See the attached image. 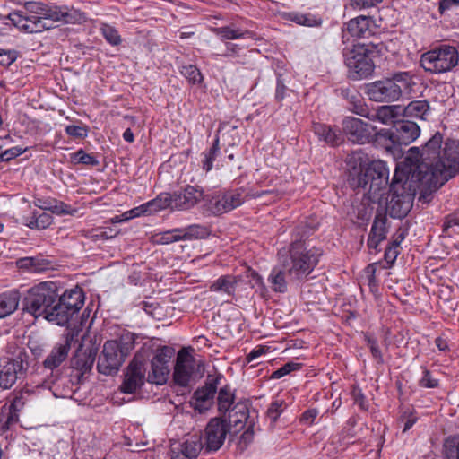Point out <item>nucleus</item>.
Returning a JSON list of instances; mask_svg holds the SVG:
<instances>
[{"instance_id": "f257e3e1", "label": "nucleus", "mask_w": 459, "mask_h": 459, "mask_svg": "<svg viewBox=\"0 0 459 459\" xmlns=\"http://www.w3.org/2000/svg\"><path fill=\"white\" fill-rule=\"evenodd\" d=\"M423 163L418 147L410 148L403 165H397L389 185L387 211L392 218L403 219L412 208L413 200L420 184L439 188L423 178L425 173L420 169Z\"/></svg>"}, {"instance_id": "f03ea898", "label": "nucleus", "mask_w": 459, "mask_h": 459, "mask_svg": "<svg viewBox=\"0 0 459 459\" xmlns=\"http://www.w3.org/2000/svg\"><path fill=\"white\" fill-rule=\"evenodd\" d=\"M436 133L425 144L421 152L423 163L420 166L423 178L436 186H442L459 171V146L455 142L446 143Z\"/></svg>"}, {"instance_id": "7ed1b4c3", "label": "nucleus", "mask_w": 459, "mask_h": 459, "mask_svg": "<svg viewBox=\"0 0 459 459\" xmlns=\"http://www.w3.org/2000/svg\"><path fill=\"white\" fill-rule=\"evenodd\" d=\"M8 19L21 31L39 33L53 28L57 22L65 23L80 22L82 13L67 6L49 5L40 2H30L24 11H15L8 14Z\"/></svg>"}, {"instance_id": "20e7f679", "label": "nucleus", "mask_w": 459, "mask_h": 459, "mask_svg": "<svg viewBox=\"0 0 459 459\" xmlns=\"http://www.w3.org/2000/svg\"><path fill=\"white\" fill-rule=\"evenodd\" d=\"M297 238L291 243L278 250V264L287 273L290 281H301L314 271L323 255L321 248L309 247L299 236L297 229Z\"/></svg>"}, {"instance_id": "39448f33", "label": "nucleus", "mask_w": 459, "mask_h": 459, "mask_svg": "<svg viewBox=\"0 0 459 459\" xmlns=\"http://www.w3.org/2000/svg\"><path fill=\"white\" fill-rule=\"evenodd\" d=\"M61 290L55 281H42L28 290L23 301V310L35 318L42 317L56 324L58 292Z\"/></svg>"}, {"instance_id": "423d86ee", "label": "nucleus", "mask_w": 459, "mask_h": 459, "mask_svg": "<svg viewBox=\"0 0 459 459\" xmlns=\"http://www.w3.org/2000/svg\"><path fill=\"white\" fill-rule=\"evenodd\" d=\"M416 82L410 72H397L391 77L367 85L366 93L376 102H393L413 93Z\"/></svg>"}, {"instance_id": "0eeeda50", "label": "nucleus", "mask_w": 459, "mask_h": 459, "mask_svg": "<svg viewBox=\"0 0 459 459\" xmlns=\"http://www.w3.org/2000/svg\"><path fill=\"white\" fill-rule=\"evenodd\" d=\"M136 335L131 332H124L117 340L107 341L99 356L97 368L104 375L117 373L126 358L134 348Z\"/></svg>"}, {"instance_id": "6e6552de", "label": "nucleus", "mask_w": 459, "mask_h": 459, "mask_svg": "<svg viewBox=\"0 0 459 459\" xmlns=\"http://www.w3.org/2000/svg\"><path fill=\"white\" fill-rule=\"evenodd\" d=\"M249 400H243L231 407V443L244 452L254 440L255 417L250 414Z\"/></svg>"}, {"instance_id": "1a4fd4ad", "label": "nucleus", "mask_w": 459, "mask_h": 459, "mask_svg": "<svg viewBox=\"0 0 459 459\" xmlns=\"http://www.w3.org/2000/svg\"><path fill=\"white\" fill-rule=\"evenodd\" d=\"M389 169L386 162L380 160H371L358 176V187L368 191L369 199L377 200L386 189Z\"/></svg>"}, {"instance_id": "9d476101", "label": "nucleus", "mask_w": 459, "mask_h": 459, "mask_svg": "<svg viewBox=\"0 0 459 459\" xmlns=\"http://www.w3.org/2000/svg\"><path fill=\"white\" fill-rule=\"evenodd\" d=\"M459 53L449 45H441L424 54L420 57L421 67L431 74H442L451 71L458 65Z\"/></svg>"}, {"instance_id": "9b49d317", "label": "nucleus", "mask_w": 459, "mask_h": 459, "mask_svg": "<svg viewBox=\"0 0 459 459\" xmlns=\"http://www.w3.org/2000/svg\"><path fill=\"white\" fill-rule=\"evenodd\" d=\"M85 295L82 288L75 286L72 289L58 292L56 311V324L65 325L84 305Z\"/></svg>"}, {"instance_id": "f8f14e48", "label": "nucleus", "mask_w": 459, "mask_h": 459, "mask_svg": "<svg viewBox=\"0 0 459 459\" xmlns=\"http://www.w3.org/2000/svg\"><path fill=\"white\" fill-rule=\"evenodd\" d=\"M372 51L365 45H355L352 49L344 52V63L349 69L351 78L355 80L367 78L375 69L371 57Z\"/></svg>"}, {"instance_id": "ddd939ff", "label": "nucleus", "mask_w": 459, "mask_h": 459, "mask_svg": "<svg viewBox=\"0 0 459 459\" xmlns=\"http://www.w3.org/2000/svg\"><path fill=\"white\" fill-rule=\"evenodd\" d=\"M174 349L169 346L158 348L151 361V371L148 374V381L156 385L166 383L169 375V362L174 355Z\"/></svg>"}, {"instance_id": "4468645a", "label": "nucleus", "mask_w": 459, "mask_h": 459, "mask_svg": "<svg viewBox=\"0 0 459 459\" xmlns=\"http://www.w3.org/2000/svg\"><path fill=\"white\" fill-rule=\"evenodd\" d=\"M420 134V126L410 120H401L394 123L392 130L383 129L378 134L389 139L393 144L408 145L415 141Z\"/></svg>"}, {"instance_id": "2eb2a0df", "label": "nucleus", "mask_w": 459, "mask_h": 459, "mask_svg": "<svg viewBox=\"0 0 459 459\" xmlns=\"http://www.w3.org/2000/svg\"><path fill=\"white\" fill-rule=\"evenodd\" d=\"M223 378L221 374L207 376L205 385L197 388L193 394L192 404L195 411L203 413L212 406L218 385Z\"/></svg>"}, {"instance_id": "dca6fc26", "label": "nucleus", "mask_w": 459, "mask_h": 459, "mask_svg": "<svg viewBox=\"0 0 459 459\" xmlns=\"http://www.w3.org/2000/svg\"><path fill=\"white\" fill-rule=\"evenodd\" d=\"M29 368L28 356L20 352L14 359L8 360L0 369V387L11 388L15 382L24 377Z\"/></svg>"}, {"instance_id": "f3484780", "label": "nucleus", "mask_w": 459, "mask_h": 459, "mask_svg": "<svg viewBox=\"0 0 459 459\" xmlns=\"http://www.w3.org/2000/svg\"><path fill=\"white\" fill-rule=\"evenodd\" d=\"M342 129L350 141L359 144L369 143L377 134L374 126L353 117H346L342 120Z\"/></svg>"}, {"instance_id": "a211bd4d", "label": "nucleus", "mask_w": 459, "mask_h": 459, "mask_svg": "<svg viewBox=\"0 0 459 459\" xmlns=\"http://www.w3.org/2000/svg\"><path fill=\"white\" fill-rule=\"evenodd\" d=\"M200 368V364L185 349L178 352L176 364L174 367L173 379L180 386H187L195 375V368Z\"/></svg>"}, {"instance_id": "6ab92c4d", "label": "nucleus", "mask_w": 459, "mask_h": 459, "mask_svg": "<svg viewBox=\"0 0 459 459\" xmlns=\"http://www.w3.org/2000/svg\"><path fill=\"white\" fill-rule=\"evenodd\" d=\"M229 429V424L226 419H212L205 429L206 441L204 444L205 452L210 453L219 450L224 443Z\"/></svg>"}, {"instance_id": "aec40b11", "label": "nucleus", "mask_w": 459, "mask_h": 459, "mask_svg": "<svg viewBox=\"0 0 459 459\" xmlns=\"http://www.w3.org/2000/svg\"><path fill=\"white\" fill-rule=\"evenodd\" d=\"M144 362L135 356L126 368L124 381L120 390L125 394H134L144 384L145 379Z\"/></svg>"}, {"instance_id": "412c9836", "label": "nucleus", "mask_w": 459, "mask_h": 459, "mask_svg": "<svg viewBox=\"0 0 459 459\" xmlns=\"http://www.w3.org/2000/svg\"><path fill=\"white\" fill-rule=\"evenodd\" d=\"M174 210L186 211L204 198V191L197 186L186 185L172 193Z\"/></svg>"}, {"instance_id": "4be33fe9", "label": "nucleus", "mask_w": 459, "mask_h": 459, "mask_svg": "<svg viewBox=\"0 0 459 459\" xmlns=\"http://www.w3.org/2000/svg\"><path fill=\"white\" fill-rule=\"evenodd\" d=\"M203 449L202 436L199 434L190 435L184 442L171 445L170 459H195Z\"/></svg>"}, {"instance_id": "5701e85b", "label": "nucleus", "mask_w": 459, "mask_h": 459, "mask_svg": "<svg viewBox=\"0 0 459 459\" xmlns=\"http://www.w3.org/2000/svg\"><path fill=\"white\" fill-rule=\"evenodd\" d=\"M386 224L387 218L385 215H376L367 241L368 249L374 250L376 254L379 252L377 248L379 244L387 237L388 228Z\"/></svg>"}, {"instance_id": "b1692460", "label": "nucleus", "mask_w": 459, "mask_h": 459, "mask_svg": "<svg viewBox=\"0 0 459 459\" xmlns=\"http://www.w3.org/2000/svg\"><path fill=\"white\" fill-rule=\"evenodd\" d=\"M372 24L373 21L370 17L359 15L346 22L343 25L342 32H347L354 38H366L372 34Z\"/></svg>"}, {"instance_id": "393cba45", "label": "nucleus", "mask_w": 459, "mask_h": 459, "mask_svg": "<svg viewBox=\"0 0 459 459\" xmlns=\"http://www.w3.org/2000/svg\"><path fill=\"white\" fill-rule=\"evenodd\" d=\"M73 337L66 336L63 343L56 345L43 361L46 368L53 371L58 368L67 358L71 348V341Z\"/></svg>"}, {"instance_id": "a878e982", "label": "nucleus", "mask_w": 459, "mask_h": 459, "mask_svg": "<svg viewBox=\"0 0 459 459\" xmlns=\"http://www.w3.org/2000/svg\"><path fill=\"white\" fill-rule=\"evenodd\" d=\"M312 130L320 141L331 146L339 145L342 142L340 130L323 123H313Z\"/></svg>"}, {"instance_id": "bb28decb", "label": "nucleus", "mask_w": 459, "mask_h": 459, "mask_svg": "<svg viewBox=\"0 0 459 459\" xmlns=\"http://www.w3.org/2000/svg\"><path fill=\"white\" fill-rule=\"evenodd\" d=\"M16 266L28 273H42L51 268V262L42 255L25 256L16 260Z\"/></svg>"}, {"instance_id": "cd10ccee", "label": "nucleus", "mask_w": 459, "mask_h": 459, "mask_svg": "<svg viewBox=\"0 0 459 459\" xmlns=\"http://www.w3.org/2000/svg\"><path fill=\"white\" fill-rule=\"evenodd\" d=\"M286 277H288V274L281 266H275L272 269L267 281L274 292L284 293L287 291Z\"/></svg>"}, {"instance_id": "c85d7f7f", "label": "nucleus", "mask_w": 459, "mask_h": 459, "mask_svg": "<svg viewBox=\"0 0 459 459\" xmlns=\"http://www.w3.org/2000/svg\"><path fill=\"white\" fill-rule=\"evenodd\" d=\"M429 109V103L425 100L411 101L406 107L402 108V111L405 117L422 120L426 119Z\"/></svg>"}, {"instance_id": "c756f323", "label": "nucleus", "mask_w": 459, "mask_h": 459, "mask_svg": "<svg viewBox=\"0 0 459 459\" xmlns=\"http://www.w3.org/2000/svg\"><path fill=\"white\" fill-rule=\"evenodd\" d=\"M53 221V218L47 212L33 211L31 215L24 216L22 223L30 229L45 230Z\"/></svg>"}, {"instance_id": "7c9ffc66", "label": "nucleus", "mask_w": 459, "mask_h": 459, "mask_svg": "<svg viewBox=\"0 0 459 459\" xmlns=\"http://www.w3.org/2000/svg\"><path fill=\"white\" fill-rule=\"evenodd\" d=\"M402 112V107L399 105L382 106L374 114L370 115V119H376L382 124H394V118Z\"/></svg>"}, {"instance_id": "2f4dec72", "label": "nucleus", "mask_w": 459, "mask_h": 459, "mask_svg": "<svg viewBox=\"0 0 459 459\" xmlns=\"http://www.w3.org/2000/svg\"><path fill=\"white\" fill-rule=\"evenodd\" d=\"M18 291L5 292L0 295V318H4L14 312L19 304Z\"/></svg>"}, {"instance_id": "473e14b6", "label": "nucleus", "mask_w": 459, "mask_h": 459, "mask_svg": "<svg viewBox=\"0 0 459 459\" xmlns=\"http://www.w3.org/2000/svg\"><path fill=\"white\" fill-rule=\"evenodd\" d=\"M95 361V353L91 350L87 351H79L71 359V367L82 372L91 369Z\"/></svg>"}, {"instance_id": "72a5a7b5", "label": "nucleus", "mask_w": 459, "mask_h": 459, "mask_svg": "<svg viewBox=\"0 0 459 459\" xmlns=\"http://www.w3.org/2000/svg\"><path fill=\"white\" fill-rule=\"evenodd\" d=\"M230 205V197L226 192L214 194L209 200L208 208L216 215L227 212Z\"/></svg>"}, {"instance_id": "f704fd0d", "label": "nucleus", "mask_w": 459, "mask_h": 459, "mask_svg": "<svg viewBox=\"0 0 459 459\" xmlns=\"http://www.w3.org/2000/svg\"><path fill=\"white\" fill-rule=\"evenodd\" d=\"M180 229L183 240L204 238L210 235L209 229L200 224H192Z\"/></svg>"}, {"instance_id": "c9c22d12", "label": "nucleus", "mask_w": 459, "mask_h": 459, "mask_svg": "<svg viewBox=\"0 0 459 459\" xmlns=\"http://www.w3.org/2000/svg\"><path fill=\"white\" fill-rule=\"evenodd\" d=\"M286 408L287 403L283 399L274 398L267 409L266 415L272 423H275Z\"/></svg>"}, {"instance_id": "e433bc0d", "label": "nucleus", "mask_w": 459, "mask_h": 459, "mask_svg": "<svg viewBox=\"0 0 459 459\" xmlns=\"http://www.w3.org/2000/svg\"><path fill=\"white\" fill-rule=\"evenodd\" d=\"M181 74L192 84H199L203 82V74L194 65H185L180 67Z\"/></svg>"}, {"instance_id": "4c0bfd02", "label": "nucleus", "mask_w": 459, "mask_h": 459, "mask_svg": "<svg viewBox=\"0 0 459 459\" xmlns=\"http://www.w3.org/2000/svg\"><path fill=\"white\" fill-rule=\"evenodd\" d=\"M70 158L71 161L74 164L90 165L93 167L99 165L97 158L85 152L83 149H79L75 152L71 153Z\"/></svg>"}, {"instance_id": "58836bf2", "label": "nucleus", "mask_w": 459, "mask_h": 459, "mask_svg": "<svg viewBox=\"0 0 459 459\" xmlns=\"http://www.w3.org/2000/svg\"><path fill=\"white\" fill-rule=\"evenodd\" d=\"M181 229L175 228L156 235V243L160 245H168L177 241L183 240Z\"/></svg>"}, {"instance_id": "ea45409f", "label": "nucleus", "mask_w": 459, "mask_h": 459, "mask_svg": "<svg viewBox=\"0 0 459 459\" xmlns=\"http://www.w3.org/2000/svg\"><path fill=\"white\" fill-rule=\"evenodd\" d=\"M100 33L111 46H118L122 42L121 36L117 30L109 24L103 23L100 27Z\"/></svg>"}, {"instance_id": "a19ab883", "label": "nucleus", "mask_w": 459, "mask_h": 459, "mask_svg": "<svg viewBox=\"0 0 459 459\" xmlns=\"http://www.w3.org/2000/svg\"><path fill=\"white\" fill-rule=\"evenodd\" d=\"M364 340L370 351L372 358L377 361V364L384 363V357L380 350L377 339L372 334L366 333Z\"/></svg>"}, {"instance_id": "79ce46f5", "label": "nucleus", "mask_w": 459, "mask_h": 459, "mask_svg": "<svg viewBox=\"0 0 459 459\" xmlns=\"http://www.w3.org/2000/svg\"><path fill=\"white\" fill-rule=\"evenodd\" d=\"M219 152L218 139L212 144V146L205 152L203 153L204 159L202 160L203 169L210 171L213 167V161L215 160Z\"/></svg>"}, {"instance_id": "37998d69", "label": "nucleus", "mask_w": 459, "mask_h": 459, "mask_svg": "<svg viewBox=\"0 0 459 459\" xmlns=\"http://www.w3.org/2000/svg\"><path fill=\"white\" fill-rule=\"evenodd\" d=\"M301 368H302L301 363L293 362V361L287 362L283 366L279 368L278 369L274 370L271 374L270 378L271 379H280L293 371L299 370Z\"/></svg>"}, {"instance_id": "c03bdc74", "label": "nucleus", "mask_w": 459, "mask_h": 459, "mask_svg": "<svg viewBox=\"0 0 459 459\" xmlns=\"http://www.w3.org/2000/svg\"><path fill=\"white\" fill-rule=\"evenodd\" d=\"M422 376L418 380L419 386L422 388H437L439 386V380L433 377V374L425 367H421Z\"/></svg>"}, {"instance_id": "a18cd8bd", "label": "nucleus", "mask_w": 459, "mask_h": 459, "mask_svg": "<svg viewBox=\"0 0 459 459\" xmlns=\"http://www.w3.org/2000/svg\"><path fill=\"white\" fill-rule=\"evenodd\" d=\"M349 104V109L361 117L370 118V113L363 100H360L359 96L356 99L346 100Z\"/></svg>"}, {"instance_id": "49530a36", "label": "nucleus", "mask_w": 459, "mask_h": 459, "mask_svg": "<svg viewBox=\"0 0 459 459\" xmlns=\"http://www.w3.org/2000/svg\"><path fill=\"white\" fill-rule=\"evenodd\" d=\"M65 132L74 139H84L89 133V127L82 123L80 125H68L65 128Z\"/></svg>"}, {"instance_id": "de8ad7c7", "label": "nucleus", "mask_w": 459, "mask_h": 459, "mask_svg": "<svg viewBox=\"0 0 459 459\" xmlns=\"http://www.w3.org/2000/svg\"><path fill=\"white\" fill-rule=\"evenodd\" d=\"M49 211L57 215H66V214L73 215L77 212V210L74 208H72L71 205H69L62 201H58L56 199H53V204L50 206Z\"/></svg>"}, {"instance_id": "09e8293b", "label": "nucleus", "mask_w": 459, "mask_h": 459, "mask_svg": "<svg viewBox=\"0 0 459 459\" xmlns=\"http://www.w3.org/2000/svg\"><path fill=\"white\" fill-rule=\"evenodd\" d=\"M28 150L27 147L22 148L20 146H13L5 151H2L0 152V163L1 162H9L16 157L22 155Z\"/></svg>"}, {"instance_id": "8fccbe9b", "label": "nucleus", "mask_w": 459, "mask_h": 459, "mask_svg": "<svg viewBox=\"0 0 459 459\" xmlns=\"http://www.w3.org/2000/svg\"><path fill=\"white\" fill-rule=\"evenodd\" d=\"M218 408L221 412L226 413L230 410V394L228 385L222 386L218 394Z\"/></svg>"}, {"instance_id": "3c124183", "label": "nucleus", "mask_w": 459, "mask_h": 459, "mask_svg": "<svg viewBox=\"0 0 459 459\" xmlns=\"http://www.w3.org/2000/svg\"><path fill=\"white\" fill-rule=\"evenodd\" d=\"M399 253H400V248L389 244V246L385 248V251L384 259H385V264L383 265V268H385V269L391 268L394 265Z\"/></svg>"}, {"instance_id": "603ef678", "label": "nucleus", "mask_w": 459, "mask_h": 459, "mask_svg": "<svg viewBox=\"0 0 459 459\" xmlns=\"http://www.w3.org/2000/svg\"><path fill=\"white\" fill-rule=\"evenodd\" d=\"M400 420L404 423L403 432H406L417 422L418 417L413 410L407 409L401 415Z\"/></svg>"}, {"instance_id": "864d4df0", "label": "nucleus", "mask_w": 459, "mask_h": 459, "mask_svg": "<svg viewBox=\"0 0 459 459\" xmlns=\"http://www.w3.org/2000/svg\"><path fill=\"white\" fill-rule=\"evenodd\" d=\"M211 290L212 291H223L226 293H230V279L228 275H224L220 277L216 281H214Z\"/></svg>"}, {"instance_id": "5fc2aeb1", "label": "nucleus", "mask_w": 459, "mask_h": 459, "mask_svg": "<svg viewBox=\"0 0 459 459\" xmlns=\"http://www.w3.org/2000/svg\"><path fill=\"white\" fill-rule=\"evenodd\" d=\"M155 199L157 200L161 210L168 208L174 210L171 193H160L155 197Z\"/></svg>"}, {"instance_id": "6e6d98bb", "label": "nucleus", "mask_w": 459, "mask_h": 459, "mask_svg": "<svg viewBox=\"0 0 459 459\" xmlns=\"http://www.w3.org/2000/svg\"><path fill=\"white\" fill-rule=\"evenodd\" d=\"M319 411L317 409H308L305 411L300 416V422L305 425H312L317 417Z\"/></svg>"}, {"instance_id": "4d7b16f0", "label": "nucleus", "mask_w": 459, "mask_h": 459, "mask_svg": "<svg viewBox=\"0 0 459 459\" xmlns=\"http://www.w3.org/2000/svg\"><path fill=\"white\" fill-rule=\"evenodd\" d=\"M383 0H351V5L353 8L365 9L377 5Z\"/></svg>"}, {"instance_id": "13d9d810", "label": "nucleus", "mask_w": 459, "mask_h": 459, "mask_svg": "<svg viewBox=\"0 0 459 459\" xmlns=\"http://www.w3.org/2000/svg\"><path fill=\"white\" fill-rule=\"evenodd\" d=\"M124 215L126 216L125 220L136 218L141 215H148L145 204H143L140 206L134 207V208L131 209L130 211L126 212Z\"/></svg>"}, {"instance_id": "bf43d9fd", "label": "nucleus", "mask_w": 459, "mask_h": 459, "mask_svg": "<svg viewBox=\"0 0 459 459\" xmlns=\"http://www.w3.org/2000/svg\"><path fill=\"white\" fill-rule=\"evenodd\" d=\"M0 52H2L3 54V56H1L3 58L0 60V63L3 65L8 66L12 65L17 58L15 51L1 49Z\"/></svg>"}, {"instance_id": "052dcab7", "label": "nucleus", "mask_w": 459, "mask_h": 459, "mask_svg": "<svg viewBox=\"0 0 459 459\" xmlns=\"http://www.w3.org/2000/svg\"><path fill=\"white\" fill-rule=\"evenodd\" d=\"M58 381H62V379L58 378L57 377L51 376V377L44 379L40 384L38 385V386L51 390L56 394V388L55 386Z\"/></svg>"}, {"instance_id": "680f3d73", "label": "nucleus", "mask_w": 459, "mask_h": 459, "mask_svg": "<svg viewBox=\"0 0 459 459\" xmlns=\"http://www.w3.org/2000/svg\"><path fill=\"white\" fill-rule=\"evenodd\" d=\"M269 349L270 348L268 346H262V345L256 346L247 356V361L255 360L261 355L265 354L269 351Z\"/></svg>"}, {"instance_id": "e2e57ef3", "label": "nucleus", "mask_w": 459, "mask_h": 459, "mask_svg": "<svg viewBox=\"0 0 459 459\" xmlns=\"http://www.w3.org/2000/svg\"><path fill=\"white\" fill-rule=\"evenodd\" d=\"M211 30L222 40L230 39V27L228 25L211 27Z\"/></svg>"}, {"instance_id": "0e129e2a", "label": "nucleus", "mask_w": 459, "mask_h": 459, "mask_svg": "<svg viewBox=\"0 0 459 459\" xmlns=\"http://www.w3.org/2000/svg\"><path fill=\"white\" fill-rule=\"evenodd\" d=\"M35 205L41 210L49 211L50 206L53 204V199L51 198H38L34 202Z\"/></svg>"}, {"instance_id": "69168bd1", "label": "nucleus", "mask_w": 459, "mask_h": 459, "mask_svg": "<svg viewBox=\"0 0 459 459\" xmlns=\"http://www.w3.org/2000/svg\"><path fill=\"white\" fill-rule=\"evenodd\" d=\"M145 206L147 208V214L151 215L154 212L161 211L157 200L154 198L147 203H145Z\"/></svg>"}, {"instance_id": "338daca9", "label": "nucleus", "mask_w": 459, "mask_h": 459, "mask_svg": "<svg viewBox=\"0 0 459 459\" xmlns=\"http://www.w3.org/2000/svg\"><path fill=\"white\" fill-rule=\"evenodd\" d=\"M445 224L446 227L459 226V212H454L446 216Z\"/></svg>"}, {"instance_id": "774afa93", "label": "nucleus", "mask_w": 459, "mask_h": 459, "mask_svg": "<svg viewBox=\"0 0 459 459\" xmlns=\"http://www.w3.org/2000/svg\"><path fill=\"white\" fill-rule=\"evenodd\" d=\"M230 35H231V39H245V38H250L251 32L247 30H234L231 28Z\"/></svg>"}]
</instances>
